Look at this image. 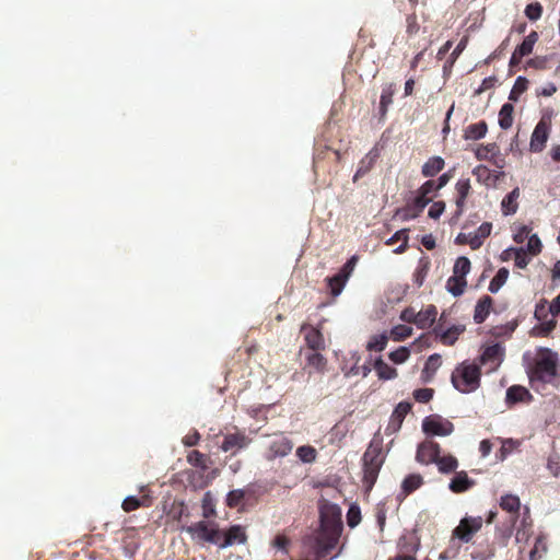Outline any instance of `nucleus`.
Instances as JSON below:
<instances>
[{"label":"nucleus","mask_w":560,"mask_h":560,"mask_svg":"<svg viewBox=\"0 0 560 560\" xmlns=\"http://www.w3.org/2000/svg\"><path fill=\"white\" fill-rule=\"evenodd\" d=\"M514 106L511 103L502 105L499 112V125L502 129L506 130L513 125Z\"/></svg>","instance_id":"nucleus-33"},{"label":"nucleus","mask_w":560,"mask_h":560,"mask_svg":"<svg viewBox=\"0 0 560 560\" xmlns=\"http://www.w3.org/2000/svg\"><path fill=\"white\" fill-rule=\"evenodd\" d=\"M440 453V444L434 441L427 440L418 445L416 460L422 465L434 464Z\"/></svg>","instance_id":"nucleus-13"},{"label":"nucleus","mask_w":560,"mask_h":560,"mask_svg":"<svg viewBox=\"0 0 560 560\" xmlns=\"http://www.w3.org/2000/svg\"><path fill=\"white\" fill-rule=\"evenodd\" d=\"M428 273V265H422L418 267L413 273V281L418 287H421L423 284V281Z\"/></svg>","instance_id":"nucleus-64"},{"label":"nucleus","mask_w":560,"mask_h":560,"mask_svg":"<svg viewBox=\"0 0 560 560\" xmlns=\"http://www.w3.org/2000/svg\"><path fill=\"white\" fill-rule=\"evenodd\" d=\"M182 530L188 533L192 540L199 544H212L220 549L233 545H243L247 541L246 529L242 525H232L226 529H221L219 523L205 520L182 527Z\"/></svg>","instance_id":"nucleus-1"},{"label":"nucleus","mask_w":560,"mask_h":560,"mask_svg":"<svg viewBox=\"0 0 560 560\" xmlns=\"http://www.w3.org/2000/svg\"><path fill=\"white\" fill-rule=\"evenodd\" d=\"M467 285V281L465 278L452 276L448 278L446 282V289L454 296H459L464 293L465 288Z\"/></svg>","instance_id":"nucleus-36"},{"label":"nucleus","mask_w":560,"mask_h":560,"mask_svg":"<svg viewBox=\"0 0 560 560\" xmlns=\"http://www.w3.org/2000/svg\"><path fill=\"white\" fill-rule=\"evenodd\" d=\"M441 355L438 353L431 354L425 361L423 374H427V380L433 376L436 370L441 366Z\"/></svg>","instance_id":"nucleus-44"},{"label":"nucleus","mask_w":560,"mask_h":560,"mask_svg":"<svg viewBox=\"0 0 560 560\" xmlns=\"http://www.w3.org/2000/svg\"><path fill=\"white\" fill-rule=\"evenodd\" d=\"M148 498L147 497H142V498H137V497H127L124 501H122V504H121V508L125 512H131V511H135L141 506H148Z\"/></svg>","instance_id":"nucleus-41"},{"label":"nucleus","mask_w":560,"mask_h":560,"mask_svg":"<svg viewBox=\"0 0 560 560\" xmlns=\"http://www.w3.org/2000/svg\"><path fill=\"white\" fill-rule=\"evenodd\" d=\"M387 345L386 335L373 336L368 342L366 349L370 351H383Z\"/></svg>","instance_id":"nucleus-48"},{"label":"nucleus","mask_w":560,"mask_h":560,"mask_svg":"<svg viewBox=\"0 0 560 560\" xmlns=\"http://www.w3.org/2000/svg\"><path fill=\"white\" fill-rule=\"evenodd\" d=\"M289 545H290V539L283 534L277 535L275 537V539L272 540V546L279 550H282L284 553L289 552V550H288Z\"/></svg>","instance_id":"nucleus-60"},{"label":"nucleus","mask_w":560,"mask_h":560,"mask_svg":"<svg viewBox=\"0 0 560 560\" xmlns=\"http://www.w3.org/2000/svg\"><path fill=\"white\" fill-rule=\"evenodd\" d=\"M327 360L318 352H313L307 355V365L316 372H323L326 368Z\"/></svg>","instance_id":"nucleus-46"},{"label":"nucleus","mask_w":560,"mask_h":560,"mask_svg":"<svg viewBox=\"0 0 560 560\" xmlns=\"http://www.w3.org/2000/svg\"><path fill=\"white\" fill-rule=\"evenodd\" d=\"M550 126V120L545 117L538 121L530 138L529 147L532 152H541L544 150L549 137Z\"/></svg>","instance_id":"nucleus-11"},{"label":"nucleus","mask_w":560,"mask_h":560,"mask_svg":"<svg viewBox=\"0 0 560 560\" xmlns=\"http://www.w3.org/2000/svg\"><path fill=\"white\" fill-rule=\"evenodd\" d=\"M422 430L427 434L446 436L453 432L454 425L440 416H429L422 422Z\"/></svg>","instance_id":"nucleus-7"},{"label":"nucleus","mask_w":560,"mask_h":560,"mask_svg":"<svg viewBox=\"0 0 560 560\" xmlns=\"http://www.w3.org/2000/svg\"><path fill=\"white\" fill-rule=\"evenodd\" d=\"M542 244L539 237L534 234L528 237L527 252L532 255H538L541 252Z\"/></svg>","instance_id":"nucleus-56"},{"label":"nucleus","mask_w":560,"mask_h":560,"mask_svg":"<svg viewBox=\"0 0 560 560\" xmlns=\"http://www.w3.org/2000/svg\"><path fill=\"white\" fill-rule=\"evenodd\" d=\"M482 518L478 517H464L460 520L458 526L453 530V536L463 542H469L472 536L481 528Z\"/></svg>","instance_id":"nucleus-8"},{"label":"nucleus","mask_w":560,"mask_h":560,"mask_svg":"<svg viewBox=\"0 0 560 560\" xmlns=\"http://www.w3.org/2000/svg\"><path fill=\"white\" fill-rule=\"evenodd\" d=\"M508 278L509 270L505 267L500 268L489 283V291L491 293H497L501 289V287L506 282Z\"/></svg>","instance_id":"nucleus-39"},{"label":"nucleus","mask_w":560,"mask_h":560,"mask_svg":"<svg viewBox=\"0 0 560 560\" xmlns=\"http://www.w3.org/2000/svg\"><path fill=\"white\" fill-rule=\"evenodd\" d=\"M492 305L493 300L489 295H483L478 300L474 312V320L476 324H481L487 319L492 310Z\"/></svg>","instance_id":"nucleus-20"},{"label":"nucleus","mask_w":560,"mask_h":560,"mask_svg":"<svg viewBox=\"0 0 560 560\" xmlns=\"http://www.w3.org/2000/svg\"><path fill=\"white\" fill-rule=\"evenodd\" d=\"M252 493L250 489H235L231 490L228 495L225 503L229 508L234 509L243 504L245 499Z\"/></svg>","instance_id":"nucleus-30"},{"label":"nucleus","mask_w":560,"mask_h":560,"mask_svg":"<svg viewBox=\"0 0 560 560\" xmlns=\"http://www.w3.org/2000/svg\"><path fill=\"white\" fill-rule=\"evenodd\" d=\"M451 381L458 392L472 393L480 386L481 370L478 364L464 361L454 369Z\"/></svg>","instance_id":"nucleus-5"},{"label":"nucleus","mask_w":560,"mask_h":560,"mask_svg":"<svg viewBox=\"0 0 560 560\" xmlns=\"http://www.w3.org/2000/svg\"><path fill=\"white\" fill-rule=\"evenodd\" d=\"M520 188L515 187L501 202V211L504 215L514 214L518 209Z\"/></svg>","instance_id":"nucleus-21"},{"label":"nucleus","mask_w":560,"mask_h":560,"mask_svg":"<svg viewBox=\"0 0 560 560\" xmlns=\"http://www.w3.org/2000/svg\"><path fill=\"white\" fill-rule=\"evenodd\" d=\"M408 230L407 229H402L400 231H397L388 241H387V244L388 245H393L394 243L398 242V241H402L401 245L399 247H397L394 252L396 254H401L404 253L407 247H408Z\"/></svg>","instance_id":"nucleus-42"},{"label":"nucleus","mask_w":560,"mask_h":560,"mask_svg":"<svg viewBox=\"0 0 560 560\" xmlns=\"http://www.w3.org/2000/svg\"><path fill=\"white\" fill-rule=\"evenodd\" d=\"M444 210H445V202L444 201H435L430 207L428 215L431 219L436 220L441 217V214L444 212Z\"/></svg>","instance_id":"nucleus-61"},{"label":"nucleus","mask_w":560,"mask_h":560,"mask_svg":"<svg viewBox=\"0 0 560 560\" xmlns=\"http://www.w3.org/2000/svg\"><path fill=\"white\" fill-rule=\"evenodd\" d=\"M503 354H504L503 347H501L499 343H495V345L487 347L483 350V352L480 357V361L483 364L491 362V363H495L497 365H499L502 361Z\"/></svg>","instance_id":"nucleus-23"},{"label":"nucleus","mask_w":560,"mask_h":560,"mask_svg":"<svg viewBox=\"0 0 560 560\" xmlns=\"http://www.w3.org/2000/svg\"><path fill=\"white\" fill-rule=\"evenodd\" d=\"M497 149L495 143H488L486 145H480L476 150V158L479 161L487 160L491 153Z\"/></svg>","instance_id":"nucleus-58"},{"label":"nucleus","mask_w":560,"mask_h":560,"mask_svg":"<svg viewBox=\"0 0 560 560\" xmlns=\"http://www.w3.org/2000/svg\"><path fill=\"white\" fill-rule=\"evenodd\" d=\"M187 462L194 467L207 470L209 468L210 459L206 454L194 450L188 453Z\"/></svg>","instance_id":"nucleus-34"},{"label":"nucleus","mask_w":560,"mask_h":560,"mask_svg":"<svg viewBox=\"0 0 560 560\" xmlns=\"http://www.w3.org/2000/svg\"><path fill=\"white\" fill-rule=\"evenodd\" d=\"M395 92L396 86L394 83H389L383 88L380 98V114L382 117L386 115L388 106L393 103Z\"/></svg>","instance_id":"nucleus-31"},{"label":"nucleus","mask_w":560,"mask_h":560,"mask_svg":"<svg viewBox=\"0 0 560 560\" xmlns=\"http://www.w3.org/2000/svg\"><path fill=\"white\" fill-rule=\"evenodd\" d=\"M382 440L373 439L362 456L363 485L368 490L372 489L377 480L380 470L384 464Z\"/></svg>","instance_id":"nucleus-4"},{"label":"nucleus","mask_w":560,"mask_h":560,"mask_svg":"<svg viewBox=\"0 0 560 560\" xmlns=\"http://www.w3.org/2000/svg\"><path fill=\"white\" fill-rule=\"evenodd\" d=\"M470 260L465 256H460L454 264L453 275L465 278L466 275L470 271Z\"/></svg>","instance_id":"nucleus-45"},{"label":"nucleus","mask_w":560,"mask_h":560,"mask_svg":"<svg viewBox=\"0 0 560 560\" xmlns=\"http://www.w3.org/2000/svg\"><path fill=\"white\" fill-rule=\"evenodd\" d=\"M465 330L464 326H452L447 330L440 334V340L445 346H453L458 339L459 335Z\"/></svg>","instance_id":"nucleus-38"},{"label":"nucleus","mask_w":560,"mask_h":560,"mask_svg":"<svg viewBox=\"0 0 560 560\" xmlns=\"http://www.w3.org/2000/svg\"><path fill=\"white\" fill-rule=\"evenodd\" d=\"M495 553V549L492 545L487 544V546L481 550L471 551L470 556L476 560H489Z\"/></svg>","instance_id":"nucleus-50"},{"label":"nucleus","mask_w":560,"mask_h":560,"mask_svg":"<svg viewBox=\"0 0 560 560\" xmlns=\"http://www.w3.org/2000/svg\"><path fill=\"white\" fill-rule=\"evenodd\" d=\"M527 374L532 385L537 383L556 385L560 377L558 354L548 348L539 349L528 366Z\"/></svg>","instance_id":"nucleus-2"},{"label":"nucleus","mask_w":560,"mask_h":560,"mask_svg":"<svg viewBox=\"0 0 560 560\" xmlns=\"http://www.w3.org/2000/svg\"><path fill=\"white\" fill-rule=\"evenodd\" d=\"M436 189V184L434 180H427L422 186L418 189L417 194L422 196L423 198H429L428 196Z\"/></svg>","instance_id":"nucleus-63"},{"label":"nucleus","mask_w":560,"mask_h":560,"mask_svg":"<svg viewBox=\"0 0 560 560\" xmlns=\"http://www.w3.org/2000/svg\"><path fill=\"white\" fill-rule=\"evenodd\" d=\"M471 192V185L469 178L459 179L455 185V215L458 218L465 210V205L468 196Z\"/></svg>","instance_id":"nucleus-16"},{"label":"nucleus","mask_w":560,"mask_h":560,"mask_svg":"<svg viewBox=\"0 0 560 560\" xmlns=\"http://www.w3.org/2000/svg\"><path fill=\"white\" fill-rule=\"evenodd\" d=\"M434 390L432 388H420L415 390L413 397L419 402H429L433 397Z\"/></svg>","instance_id":"nucleus-57"},{"label":"nucleus","mask_w":560,"mask_h":560,"mask_svg":"<svg viewBox=\"0 0 560 560\" xmlns=\"http://www.w3.org/2000/svg\"><path fill=\"white\" fill-rule=\"evenodd\" d=\"M492 224L490 222H483L478 230L470 235V247L472 249L479 248L483 241L491 234Z\"/></svg>","instance_id":"nucleus-27"},{"label":"nucleus","mask_w":560,"mask_h":560,"mask_svg":"<svg viewBox=\"0 0 560 560\" xmlns=\"http://www.w3.org/2000/svg\"><path fill=\"white\" fill-rule=\"evenodd\" d=\"M250 441L252 440L244 432L236 431L234 433H228L224 435L221 450L223 452H231L234 455L238 451L247 447Z\"/></svg>","instance_id":"nucleus-14"},{"label":"nucleus","mask_w":560,"mask_h":560,"mask_svg":"<svg viewBox=\"0 0 560 560\" xmlns=\"http://www.w3.org/2000/svg\"><path fill=\"white\" fill-rule=\"evenodd\" d=\"M202 516L205 520H211L217 516L215 500L210 491H207L201 500Z\"/></svg>","instance_id":"nucleus-32"},{"label":"nucleus","mask_w":560,"mask_h":560,"mask_svg":"<svg viewBox=\"0 0 560 560\" xmlns=\"http://www.w3.org/2000/svg\"><path fill=\"white\" fill-rule=\"evenodd\" d=\"M296 456L301 462L311 464L316 460L317 451L311 445H302L296 448Z\"/></svg>","instance_id":"nucleus-40"},{"label":"nucleus","mask_w":560,"mask_h":560,"mask_svg":"<svg viewBox=\"0 0 560 560\" xmlns=\"http://www.w3.org/2000/svg\"><path fill=\"white\" fill-rule=\"evenodd\" d=\"M305 340L307 346L314 351L324 348L323 335L316 328L310 327L308 331L305 334Z\"/></svg>","instance_id":"nucleus-37"},{"label":"nucleus","mask_w":560,"mask_h":560,"mask_svg":"<svg viewBox=\"0 0 560 560\" xmlns=\"http://www.w3.org/2000/svg\"><path fill=\"white\" fill-rule=\"evenodd\" d=\"M528 80L524 77H518L510 92L509 100L516 102L521 94L528 89Z\"/></svg>","instance_id":"nucleus-43"},{"label":"nucleus","mask_w":560,"mask_h":560,"mask_svg":"<svg viewBox=\"0 0 560 560\" xmlns=\"http://www.w3.org/2000/svg\"><path fill=\"white\" fill-rule=\"evenodd\" d=\"M434 464L441 474L455 472L458 467L457 458L450 454L442 456L440 453Z\"/></svg>","instance_id":"nucleus-25"},{"label":"nucleus","mask_w":560,"mask_h":560,"mask_svg":"<svg viewBox=\"0 0 560 560\" xmlns=\"http://www.w3.org/2000/svg\"><path fill=\"white\" fill-rule=\"evenodd\" d=\"M533 399L529 390L521 385H512L506 390L505 401L509 406L517 402H528Z\"/></svg>","instance_id":"nucleus-18"},{"label":"nucleus","mask_w":560,"mask_h":560,"mask_svg":"<svg viewBox=\"0 0 560 560\" xmlns=\"http://www.w3.org/2000/svg\"><path fill=\"white\" fill-rule=\"evenodd\" d=\"M412 335V328L407 325H397L390 330V337L394 341H402Z\"/></svg>","instance_id":"nucleus-47"},{"label":"nucleus","mask_w":560,"mask_h":560,"mask_svg":"<svg viewBox=\"0 0 560 560\" xmlns=\"http://www.w3.org/2000/svg\"><path fill=\"white\" fill-rule=\"evenodd\" d=\"M358 260H359L358 256H355V255L352 256L351 258H349L347 260V262L341 267V269L335 276L328 277L326 279L327 287L332 296H338L342 292L347 281L349 280L350 276L352 275V272L358 264Z\"/></svg>","instance_id":"nucleus-6"},{"label":"nucleus","mask_w":560,"mask_h":560,"mask_svg":"<svg viewBox=\"0 0 560 560\" xmlns=\"http://www.w3.org/2000/svg\"><path fill=\"white\" fill-rule=\"evenodd\" d=\"M500 506L502 510L513 514V522H515L521 508L520 498L514 494H505L501 498Z\"/></svg>","instance_id":"nucleus-29"},{"label":"nucleus","mask_w":560,"mask_h":560,"mask_svg":"<svg viewBox=\"0 0 560 560\" xmlns=\"http://www.w3.org/2000/svg\"><path fill=\"white\" fill-rule=\"evenodd\" d=\"M342 532L339 518L331 517L325 511L320 513V529L316 537L317 556L326 557L338 544Z\"/></svg>","instance_id":"nucleus-3"},{"label":"nucleus","mask_w":560,"mask_h":560,"mask_svg":"<svg viewBox=\"0 0 560 560\" xmlns=\"http://www.w3.org/2000/svg\"><path fill=\"white\" fill-rule=\"evenodd\" d=\"M488 131V125L485 120H480L476 124H470L464 131V138L466 140H479L482 139Z\"/></svg>","instance_id":"nucleus-24"},{"label":"nucleus","mask_w":560,"mask_h":560,"mask_svg":"<svg viewBox=\"0 0 560 560\" xmlns=\"http://www.w3.org/2000/svg\"><path fill=\"white\" fill-rule=\"evenodd\" d=\"M200 438V433L194 429L183 438V444L188 447L195 446L199 443Z\"/></svg>","instance_id":"nucleus-62"},{"label":"nucleus","mask_w":560,"mask_h":560,"mask_svg":"<svg viewBox=\"0 0 560 560\" xmlns=\"http://www.w3.org/2000/svg\"><path fill=\"white\" fill-rule=\"evenodd\" d=\"M438 310L434 305H428L425 308L418 312L417 327L421 329L429 328L435 322Z\"/></svg>","instance_id":"nucleus-22"},{"label":"nucleus","mask_w":560,"mask_h":560,"mask_svg":"<svg viewBox=\"0 0 560 560\" xmlns=\"http://www.w3.org/2000/svg\"><path fill=\"white\" fill-rule=\"evenodd\" d=\"M361 521V512L358 506H351L347 513V523L349 527H355Z\"/></svg>","instance_id":"nucleus-54"},{"label":"nucleus","mask_w":560,"mask_h":560,"mask_svg":"<svg viewBox=\"0 0 560 560\" xmlns=\"http://www.w3.org/2000/svg\"><path fill=\"white\" fill-rule=\"evenodd\" d=\"M293 450V442L285 435H276L269 443L266 458L273 460L277 457H284Z\"/></svg>","instance_id":"nucleus-10"},{"label":"nucleus","mask_w":560,"mask_h":560,"mask_svg":"<svg viewBox=\"0 0 560 560\" xmlns=\"http://www.w3.org/2000/svg\"><path fill=\"white\" fill-rule=\"evenodd\" d=\"M383 147L380 143H376L360 161L358 164V168L353 175V182H358L360 178L364 177L369 174L377 161L381 158Z\"/></svg>","instance_id":"nucleus-9"},{"label":"nucleus","mask_w":560,"mask_h":560,"mask_svg":"<svg viewBox=\"0 0 560 560\" xmlns=\"http://www.w3.org/2000/svg\"><path fill=\"white\" fill-rule=\"evenodd\" d=\"M430 201L431 198H423L417 194L413 200L401 210V218L404 220L416 219Z\"/></svg>","instance_id":"nucleus-17"},{"label":"nucleus","mask_w":560,"mask_h":560,"mask_svg":"<svg viewBox=\"0 0 560 560\" xmlns=\"http://www.w3.org/2000/svg\"><path fill=\"white\" fill-rule=\"evenodd\" d=\"M409 355L410 350L407 347H399L395 351H392L388 357L394 363L400 364L404 363Z\"/></svg>","instance_id":"nucleus-51"},{"label":"nucleus","mask_w":560,"mask_h":560,"mask_svg":"<svg viewBox=\"0 0 560 560\" xmlns=\"http://www.w3.org/2000/svg\"><path fill=\"white\" fill-rule=\"evenodd\" d=\"M537 40L538 33L536 31H532L524 38V40L514 49L510 59V67L514 68L518 66L524 57L530 55Z\"/></svg>","instance_id":"nucleus-12"},{"label":"nucleus","mask_w":560,"mask_h":560,"mask_svg":"<svg viewBox=\"0 0 560 560\" xmlns=\"http://www.w3.org/2000/svg\"><path fill=\"white\" fill-rule=\"evenodd\" d=\"M445 162L441 156L430 158L422 166V175L433 177L444 168Z\"/></svg>","instance_id":"nucleus-28"},{"label":"nucleus","mask_w":560,"mask_h":560,"mask_svg":"<svg viewBox=\"0 0 560 560\" xmlns=\"http://www.w3.org/2000/svg\"><path fill=\"white\" fill-rule=\"evenodd\" d=\"M411 410V404L408 401H401L399 402L396 408L394 409L389 422L386 428V432L388 434L397 432L404 422V419Z\"/></svg>","instance_id":"nucleus-15"},{"label":"nucleus","mask_w":560,"mask_h":560,"mask_svg":"<svg viewBox=\"0 0 560 560\" xmlns=\"http://www.w3.org/2000/svg\"><path fill=\"white\" fill-rule=\"evenodd\" d=\"M423 485V478L420 474L408 475L401 482V493L404 497L409 495Z\"/></svg>","instance_id":"nucleus-26"},{"label":"nucleus","mask_w":560,"mask_h":560,"mask_svg":"<svg viewBox=\"0 0 560 560\" xmlns=\"http://www.w3.org/2000/svg\"><path fill=\"white\" fill-rule=\"evenodd\" d=\"M525 14L530 21H537L542 14V5L539 2L529 3L525 8Z\"/></svg>","instance_id":"nucleus-52"},{"label":"nucleus","mask_w":560,"mask_h":560,"mask_svg":"<svg viewBox=\"0 0 560 560\" xmlns=\"http://www.w3.org/2000/svg\"><path fill=\"white\" fill-rule=\"evenodd\" d=\"M374 369L381 380H393L397 376V370L378 358L374 363Z\"/></svg>","instance_id":"nucleus-35"},{"label":"nucleus","mask_w":560,"mask_h":560,"mask_svg":"<svg viewBox=\"0 0 560 560\" xmlns=\"http://www.w3.org/2000/svg\"><path fill=\"white\" fill-rule=\"evenodd\" d=\"M539 323L540 324L536 329H538L542 336H548L557 326V320L555 319L553 316L540 320Z\"/></svg>","instance_id":"nucleus-53"},{"label":"nucleus","mask_w":560,"mask_h":560,"mask_svg":"<svg viewBox=\"0 0 560 560\" xmlns=\"http://www.w3.org/2000/svg\"><path fill=\"white\" fill-rule=\"evenodd\" d=\"M548 306L547 301H541L536 305L534 315L538 322L547 319L549 315H551V311H548Z\"/></svg>","instance_id":"nucleus-55"},{"label":"nucleus","mask_w":560,"mask_h":560,"mask_svg":"<svg viewBox=\"0 0 560 560\" xmlns=\"http://www.w3.org/2000/svg\"><path fill=\"white\" fill-rule=\"evenodd\" d=\"M514 261L515 266L520 269L526 268V266L529 264V258L523 248L515 250Z\"/></svg>","instance_id":"nucleus-59"},{"label":"nucleus","mask_w":560,"mask_h":560,"mask_svg":"<svg viewBox=\"0 0 560 560\" xmlns=\"http://www.w3.org/2000/svg\"><path fill=\"white\" fill-rule=\"evenodd\" d=\"M472 174L476 176L479 183L488 184L491 180L492 172L486 165H477L472 170Z\"/></svg>","instance_id":"nucleus-49"},{"label":"nucleus","mask_w":560,"mask_h":560,"mask_svg":"<svg viewBox=\"0 0 560 560\" xmlns=\"http://www.w3.org/2000/svg\"><path fill=\"white\" fill-rule=\"evenodd\" d=\"M475 480L470 479L466 471H455V476L450 482V490L454 493H463L475 486Z\"/></svg>","instance_id":"nucleus-19"}]
</instances>
